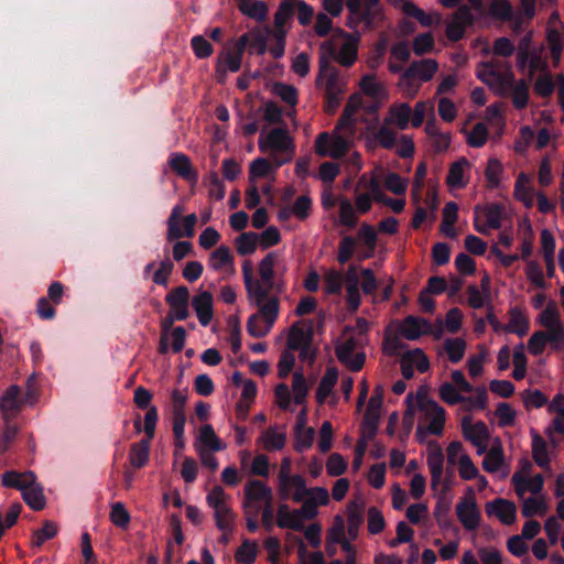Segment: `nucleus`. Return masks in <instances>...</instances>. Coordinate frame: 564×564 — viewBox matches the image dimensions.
<instances>
[{"mask_svg":"<svg viewBox=\"0 0 564 564\" xmlns=\"http://www.w3.org/2000/svg\"><path fill=\"white\" fill-rule=\"evenodd\" d=\"M447 463L456 466L463 480H473L478 476V467L467 454L463 444L458 441L451 442L446 447Z\"/></svg>","mask_w":564,"mask_h":564,"instance_id":"obj_15","label":"nucleus"},{"mask_svg":"<svg viewBox=\"0 0 564 564\" xmlns=\"http://www.w3.org/2000/svg\"><path fill=\"white\" fill-rule=\"evenodd\" d=\"M188 301L189 291L186 286H177L171 290L165 296V302L169 305V312H171L178 321H184L188 317Z\"/></svg>","mask_w":564,"mask_h":564,"instance_id":"obj_26","label":"nucleus"},{"mask_svg":"<svg viewBox=\"0 0 564 564\" xmlns=\"http://www.w3.org/2000/svg\"><path fill=\"white\" fill-rule=\"evenodd\" d=\"M513 196L527 208H531L534 205L535 193L531 185V177L528 174L523 172L518 174L514 183Z\"/></svg>","mask_w":564,"mask_h":564,"instance_id":"obj_40","label":"nucleus"},{"mask_svg":"<svg viewBox=\"0 0 564 564\" xmlns=\"http://www.w3.org/2000/svg\"><path fill=\"white\" fill-rule=\"evenodd\" d=\"M364 503L361 500L351 501L347 509L348 533L351 539L358 534L359 527L364 519Z\"/></svg>","mask_w":564,"mask_h":564,"instance_id":"obj_55","label":"nucleus"},{"mask_svg":"<svg viewBox=\"0 0 564 564\" xmlns=\"http://www.w3.org/2000/svg\"><path fill=\"white\" fill-rule=\"evenodd\" d=\"M507 95L516 109H524L530 99L529 83L524 79L514 80Z\"/></svg>","mask_w":564,"mask_h":564,"instance_id":"obj_49","label":"nucleus"},{"mask_svg":"<svg viewBox=\"0 0 564 564\" xmlns=\"http://www.w3.org/2000/svg\"><path fill=\"white\" fill-rule=\"evenodd\" d=\"M412 108L406 102H394L387 111L384 121L397 130H405L411 126Z\"/></svg>","mask_w":564,"mask_h":564,"instance_id":"obj_31","label":"nucleus"},{"mask_svg":"<svg viewBox=\"0 0 564 564\" xmlns=\"http://www.w3.org/2000/svg\"><path fill=\"white\" fill-rule=\"evenodd\" d=\"M206 502L213 509L217 528L227 540V535L235 530L237 519L231 506V496L220 486H216L207 494Z\"/></svg>","mask_w":564,"mask_h":564,"instance_id":"obj_8","label":"nucleus"},{"mask_svg":"<svg viewBox=\"0 0 564 564\" xmlns=\"http://www.w3.org/2000/svg\"><path fill=\"white\" fill-rule=\"evenodd\" d=\"M475 15L469 7L463 6L457 9L446 25V36L451 41H459L468 25L473 24Z\"/></svg>","mask_w":564,"mask_h":564,"instance_id":"obj_25","label":"nucleus"},{"mask_svg":"<svg viewBox=\"0 0 564 564\" xmlns=\"http://www.w3.org/2000/svg\"><path fill=\"white\" fill-rule=\"evenodd\" d=\"M301 502L303 511H305L308 517L314 519L317 516L318 507L329 503V492L324 487L307 488L305 498Z\"/></svg>","mask_w":564,"mask_h":564,"instance_id":"obj_33","label":"nucleus"},{"mask_svg":"<svg viewBox=\"0 0 564 564\" xmlns=\"http://www.w3.org/2000/svg\"><path fill=\"white\" fill-rule=\"evenodd\" d=\"M249 303L258 308L247 322V332L256 338L264 337L272 329L280 311V301L278 296L270 300L249 301Z\"/></svg>","mask_w":564,"mask_h":564,"instance_id":"obj_9","label":"nucleus"},{"mask_svg":"<svg viewBox=\"0 0 564 564\" xmlns=\"http://www.w3.org/2000/svg\"><path fill=\"white\" fill-rule=\"evenodd\" d=\"M514 75L510 67L505 72H498L489 87L499 96H507L510 87L514 84Z\"/></svg>","mask_w":564,"mask_h":564,"instance_id":"obj_61","label":"nucleus"},{"mask_svg":"<svg viewBox=\"0 0 564 564\" xmlns=\"http://www.w3.org/2000/svg\"><path fill=\"white\" fill-rule=\"evenodd\" d=\"M486 512L489 517H495L501 523L510 525L516 521L517 508L512 501L497 498L486 503Z\"/></svg>","mask_w":564,"mask_h":564,"instance_id":"obj_28","label":"nucleus"},{"mask_svg":"<svg viewBox=\"0 0 564 564\" xmlns=\"http://www.w3.org/2000/svg\"><path fill=\"white\" fill-rule=\"evenodd\" d=\"M337 380L338 370L335 367H328L322 377L316 391V400L318 403H324L330 395Z\"/></svg>","mask_w":564,"mask_h":564,"instance_id":"obj_50","label":"nucleus"},{"mask_svg":"<svg viewBox=\"0 0 564 564\" xmlns=\"http://www.w3.org/2000/svg\"><path fill=\"white\" fill-rule=\"evenodd\" d=\"M280 166L268 158H257L249 165V181L256 183L258 180L270 177Z\"/></svg>","mask_w":564,"mask_h":564,"instance_id":"obj_44","label":"nucleus"},{"mask_svg":"<svg viewBox=\"0 0 564 564\" xmlns=\"http://www.w3.org/2000/svg\"><path fill=\"white\" fill-rule=\"evenodd\" d=\"M375 140L383 149L391 150L397 144L398 133L394 130V127H392L391 124H387L386 121L383 120L382 124L375 133Z\"/></svg>","mask_w":564,"mask_h":564,"instance_id":"obj_63","label":"nucleus"},{"mask_svg":"<svg viewBox=\"0 0 564 564\" xmlns=\"http://www.w3.org/2000/svg\"><path fill=\"white\" fill-rule=\"evenodd\" d=\"M311 517L303 511V508L291 509L286 503L280 505L276 511V524L281 529L302 531Z\"/></svg>","mask_w":564,"mask_h":564,"instance_id":"obj_23","label":"nucleus"},{"mask_svg":"<svg viewBox=\"0 0 564 564\" xmlns=\"http://www.w3.org/2000/svg\"><path fill=\"white\" fill-rule=\"evenodd\" d=\"M258 147L263 154H267L274 162L275 166H282L291 162L295 155L294 140L284 128L261 131Z\"/></svg>","mask_w":564,"mask_h":564,"instance_id":"obj_4","label":"nucleus"},{"mask_svg":"<svg viewBox=\"0 0 564 564\" xmlns=\"http://www.w3.org/2000/svg\"><path fill=\"white\" fill-rule=\"evenodd\" d=\"M524 274L530 283V289L545 290L550 286L542 265L536 260H527Z\"/></svg>","mask_w":564,"mask_h":564,"instance_id":"obj_43","label":"nucleus"},{"mask_svg":"<svg viewBox=\"0 0 564 564\" xmlns=\"http://www.w3.org/2000/svg\"><path fill=\"white\" fill-rule=\"evenodd\" d=\"M243 52L245 50L239 46L238 41L235 43V47L225 48L218 56L217 73L238 72L241 66Z\"/></svg>","mask_w":564,"mask_h":564,"instance_id":"obj_34","label":"nucleus"},{"mask_svg":"<svg viewBox=\"0 0 564 564\" xmlns=\"http://www.w3.org/2000/svg\"><path fill=\"white\" fill-rule=\"evenodd\" d=\"M383 199V191L377 172L362 174L355 186V207L360 215L367 214L372 207V202Z\"/></svg>","mask_w":564,"mask_h":564,"instance_id":"obj_10","label":"nucleus"},{"mask_svg":"<svg viewBox=\"0 0 564 564\" xmlns=\"http://www.w3.org/2000/svg\"><path fill=\"white\" fill-rule=\"evenodd\" d=\"M470 163L466 158H460L451 164L446 183L453 188H463L468 184Z\"/></svg>","mask_w":564,"mask_h":564,"instance_id":"obj_38","label":"nucleus"},{"mask_svg":"<svg viewBox=\"0 0 564 564\" xmlns=\"http://www.w3.org/2000/svg\"><path fill=\"white\" fill-rule=\"evenodd\" d=\"M481 467L489 474L500 473L502 478L508 476L510 465L506 460L502 444L498 438L487 448Z\"/></svg>","mask_w":564,"mask_h":564,"instance_id":"obj_20","label":"nucleus"},{"mask_svg":"<svg viewBox=\"0 0 564 564\" xmlns=\"http://www.w3.org/2000/svg\"><path fill=\"white\" fill-rule=\"evenodd\" d=\"M502 209L498 205L487 207H475V229L480 234H488L490 229H498L501 226Z\"/></svg>","mask_w":564,"mask_h":564,"instance_id":"obj_22","label":"nucleus"},{"mask_svg":"<svg viewBox=\"0 0 564 564\" xmlns=\"http://www.w3.org/2000/svg\"><path fill=\"white\" fill-rule=\"evenodd\" d=\"M194 445L197 453L198 449L206 452H219L226 448V445L216 435L210 424H206L199 429Z\"/></svg>","mask_w":564,"mask_h":564,"instance_id":"obj_39","label":"nucleus"},{"mask_svg":"<svg viewBox=\"0 0 564 564\" xmlns=\"http://www.w3.org/2000/svg\"><path fill=\"white\" fill-rule=\"evenodd\" d=\"M359 37L339 31L333 37L321 45L322 56L328 62L332 57L343 66H351L358 55Z\"/></svg>","mask_w":564,"mask_h":564,"instance_id":"obj_7","label":"nucleus"},{"mask_svg":"<svg viewBox=\"0 0 564 564\" xmlns=\"http://www.w3.org/2000/svg\"><path fill=\"white\" fill-rule=\"evenodd\" d=\"M456 516L466 530L470 531L479 527L480 511L473 488H467L465 495L456 505Z\"/></svg>","mask_w":564,"mask_h":564,"instance_id":"obj_17","label":"nucleus"},{"mask_svg":"<svg viewBox=\"0 0 564 564\" xmlns=\"http://www.w3.org/2000/svg\"><path fill=\"white\" fill-rule=\"evenodd\" d=\"M474 394L470 397L463 395V404L466 411L485 410L488 404V394L484 387H476L471 391Z\"/></svg>","mask_w":564,"mask_h":564,"instance_id":"obj_60","label":"nucleus"},{"mask_svg":"<svg viewBox=\"0 0 564 564\" xmlns=\"http://www.w3.org/2000/svg\"><path fill=\"white\" fill-rule=\"evenodd\" d=\"M270 34L271 30L268 26H258L242 34L238 39V43L243 50L248 47L250 54L263 55L267 52Z\"/></svg>","mask_w":564,"mask_h":564,"instance_id":"obj_24","label":"nucleus"},{"mask_svg":"<svg viewBox=\"0 0 564 564\" xmlns=\"http://www.w3.org/2000/svg\"><path fill=\"white\" fill-rule=\"evenodd\" d=\"M35 398L28 393L22 395L18 386L9 387L0 398V411L4 421L14 419L24 403H33Z\"/></svg>","mask_w":564,"mask_h":564,"instance_id":"obj_19","label":"nucleus"},{"mask_svg":"<svg viewBox=\"0 0 564 564\" xmlns=\"http://www.w3.org/2000/svg\"><path fill=\"white\" fill-rule=\"evenodd\" d=\"M361 91L377 101L387 99L388 94L384 85L375 75H365L359 83Z\"/></svg>","mask_w":564,"mask_h":564,"instance_id":"obj_48","label":"nucleus"},{"mask_svg":"<svg viewBox=\"0 0 564 564\" xmlns=\"http://www.w3.org/2000/svg\"><path fill=\"white\" fill-rule=\"evenodd\" d=\"M538 322L545 328L544 335H547L549 343L553 344L555 348H562L564 345V326L554 302L547 303L539 314Z\"/></svg>","mask_w":564,"mask_h":564,"instance_id":"obj_13","label":"nucleus"},{"mask_svg":"<svg viewBox=\"0 0 564 564\" xmlns=\"http://www.w3.org/2000/svg\"><path fill=\"white\" fill-rule=\"evenodd\" d=\"M345 288H346V302L351 311H357L361 303V296L359 292L360 276L357 269L350 265L345 274Z\"/></svg>","mask_w":564,"mask_h":564,"instance_id":"obj_37","label":"nucleus"},{"mask_svg":"<svg viewBox=\"0 0 564 564\" xmlns=\"http://www.w3.org/2000/svg\"><path fill=\"white\" fill-rule=\"evenodd\" d=\"M150 440H142L130 447L129 460L134 468L143 467L149 460Z\"/></svg>","mask_w":564,"mask_h":564,"instance_id":"obj_56","label":"nucleus"},{"mask_svg":"<svg viewBox=\"0 0 564 564\" xmlns=\"http://www.w3.org/2000/svg\"><path fill=\"white\" fill-rule=\"evenodd\" d=\"M530 323L525 314L519 307H512L509 311V322L503 326L506 333H512L520 337L528 334Z\"/></svg>","mask_w":564,"mask_h":564,"instance_id":"obj_45","label":"nucleus"},{"mask_svg":"<svg viewBox=\"0 0 564 564\" xmlns=\"http://www.w3.org/2000/svg\"><path fill=\"white\" fill-rule=\"evenodd\" d=\"M243 509L248 516L257 517L261 509L268 505H272V489L261 480H250L245 486Z\"/></svg>","mask_w":564,"mask_h":564,"instance_id":"obj_12","label":"nucleus"},{"mask_svg":"<svg viewBox=\"0 0 564 564\" xmlns=\"http://www.w3.org/2000/svg\"><path fill=\"white\" fill-rule=\"evenodd\" d=\"M240 12L250 19L262 22L267 19L268 7L263 1L242 0L238 2Z\"/></svg>","mask_w":564,"mask_h":564,"instance_id":"obj_51","label":"nucleus"},{"mask_svg":"<svg viewBox=\"0 0 564 564\" xmlns=\"http://www.w3.org/2000/svg\"><path fill=\"white\" fill-rule=\"evenodd\" d=\"M421 83L431 80L438 70V64L435 59L424 58L421 61L413 62L408 68Z\"/></svg>","mask_w":564,"mask_h":564,"instance_id":"obj_46","label":"nucleus"},{"mask_svg":"<svg viewBox=\"0 0 564 564\" xmlns=\"http://www.w3.org/2000/svg\"><path fill=\"white\" fill-rule=\"evenodd\" d=\"M532 457L542 468L550 467V456L546 442L536 433H532Z\"/></svg>","mask_w":564,"mask_h":564,"instance_id":"obj_58","label":"nucleus"},{"mask_svg":"<svg viewBox=\"0 0 564 564\" xmlns=\"http://www.w3.org/2000/svg\"><path fill=\"white\" fill-rule=\"evenodd\" d=\"M307 486L305 479L300 475H294L278 481V494L282 499H291L294 502H301L305 498Z\"/></svg>","mask_w":564,"mask_h":564,"instance_id":"obj_27","label":"nucleus"},{"mask_svg":"<svg viewBox=\"0 0 564 564\" xmlns=\"http://www.w3.org/2000/svg\"><path fill=\"white\" fill-rule=\"evenodd\" d=\"M338 216L339 223L348 228H354L358 223V215H360L357 208L348 198H340L338 202Z\"/></svg>","mask_w":564,"mask_h":564,"instance_id":"obj_59","label":"nucleus"},{"mask_svg":"<svg viewBox=\"0 0 564 564\" xmlns=\"http://www.w3.org/2000/svg\"><path fill=\"white\" fill-rule=\"evenodd\" d=\"M462 431L465 440L469 441L476 448L478 455L486 453L490 443V433L482 421L474 422L470 416L462 420Z\"/></svg>","mask_w":564,"mask_h":564,"instance_id":"obj_18","label":"nucleus"},{"mask_svg":"<svg viewBox=\"0 0 564 564\" xmlns=\"http://www.w3.org/2000/svg\"><path fill=\"white\" fill-rule=\"evenodd\" d=\"M367 337L351 328H345L335 345L337 359L350 371H359L366 361Z\"/></svg>","mask_w":564,"mask_h":564,"instance_id":"obj_5","label":"nucleus"},{"mask_svg":"<svg viewBox=\"0 0 564 564\" xmlns=\"http://www.w3.org/2000/svg\"><path fill=\"white\" fill-rule=\"evenodd\" d=\"M257 443L268 452L281 451L286 443L285 427L273 425L261 432Z\"/></svg>","mask_w":564,"mask_h":564,"instance_id":"obj_32","label":"nucleus"},{"mask_svg":"<svg viewBox=\"0 0 564 564\" xmlns=\"http://www.w3.org/2000/svg\"><path fill=\"white\" fill-rule=\"evenodd\" d=\"M408 409L404 413V422L412 424V417L419 414L420 426L425 427L430 434L438 435L445 424V410L434 400L429 398L427 390L420 388L415 395H406Z\"/></svg>","mask_w":564,"mask_h":564,"instance_id":"obj_3","label":"nucleus"},{"mask_svg":"<svg viewBox=\"0 0 564 564\" xmlns=\"http://www.w3.org/2000/svg\"><path fill=\"white\" fill-rule=\"evenodd\" d=\"M404 14L416 19L422 26L429 28L432 25H438L442 22V15L438 12H424L413 2H404L402 6Z\"/></svg>","mask_w":564,"mask_h":564,"instance_id":"obj_42","label":"nucleus"},{"mask_svg":"<svg viewBox=\"0 0 564 564\" xmlns=\"http://www.w3.org/2000/svg\"><path fill=\"white\" fill-rule=\"evenodd\" d=\"M323 291L327 295H340L345 282V275L336 269L323 271Z\"/></svg>","mask_w":564,"mask_h":564,"instance_id":"obj_47","label":"nucleus"},{"mask_svg":"<svg viewBox=\"0 0 564 564\" xmlns=\"http://www.w3.org/2000/svg\"><path fill=\"white\" fill-rule=\"evenodd\" d=\"M381 397L370 398L364 415V427H368L371 432L376 429L381 414Z\"/></svg>","mask_w":564,"mask_h":564,"instance_id":"obj_62","label":"nucleus"},{"mask_svg":"<svg viewBox=\"0 0 564 564\" xmlns=\"http://www.w3.org/2000/svg\"><path fill=\"white\" fill-rule=\"evenodd\" d=\"M521 500L523 501L521 509L523 517L544 516L547 512L546 500L541 494Z\"/></svg>","mask_w":564,"mask_h":564,"instance_id":"obj_53","label":"nucleus"},{"mask_svg":"<svg viewBox=\"0 0 564 564\" xmlns=\"http://www.w3.org/2000/svg\"><path fill=\"white\" fill-rule=\"evenodd\" d=\"M364 98L360 94L349 97L344 111L332 132H321L314 143L315 153L319 156H328L334 160L347 154L352 147L356 132L358 110L362 108Z\"/></svg>","mask_w":564,"mask_h":564,"instance_id":"obj_1","label":"nucleus"},{"mask_svg":"<svg viewBox=\"0 0 564 564\" xmlns=\"http://www.w3.org/2000/svg\"><path fill=\"white\" fill-rule=\"evenodd\" d=\"M432 326L429 321L415 316H408L399 326L400 335L409 340H416L421 336L430 334Z\"/></svg>","mask_w":564,"mask_h":564,"instance_id":"obj_35","label":"nucleus"},{"mask_svg":"<svg viewBox=\"0 0 564 564\" xmlns=\"http://www.w3.org/2000/svg\"><path fill=\"white\" fill-rule=\"evenodd\" d=\"M489 4L487 17L496 20L509 21L513 17V8L509 0H486Z\"/></svg>","mask_w":564,"mask_h":564,"instance_id":"obj_57","label":"nucleus"},{"mask_svg":"<svg viewBox=\"0 0 564 564\" xmlns=\"http://www.w3.org/2000/svg\"><path fill=\"white\" fill-rule=\"evenodd\" d=\"M538 322L545 328L544 335H547L549 343L553 344L555 348H562L564 345V326L554 302L547 303L539 314Z\"/></svg>","mask_w":564,"mask_h":564,"instance_id":"obj_14","label":"nucleus"},{"mask_svg":"<svg viewBox=\"0 0 564 564\" xmlns=\"http://www.w3.org/2000/svg\"><path fill=\"white\" fill-rule=\"evenodd\" d=\"M311 333L304 327L302 323H295L289 332L288 336V348L290 350H296L304 347L306 344H311Z\"/></svg>","mask_w":564,"mask_h":564,"instance_id":"obj_54","label":"nucleus"},{"mask_svg":"<svg viewBox=\"0 0 564 564\" xmlns=\"http://www.w3.org/2000/svg\"><path fill=\"white\" fill-rule=\"evenodd\" d=\"M434 116V104L432 101H417L412 109L411 115V126L413 128H419L423 124L426 117Z\"/></svg>","mask_w":564,"mask_h":564,"instance_id":"obj_64","label":"nucleus"},{"mask_svg":"<svg viewBox=\"0 0 564 564\" xmlns=\"http://www.w3.org/2000/svg\"><path fill=\"white\" fill-rule=\"evenodd\" d=\"M208 267L224 275H232L235 263L229 247L220 246L215 249L208 257Z\"/></svg>","mask_w":564,"mask_h":564,"instance_id":"obj_30","label":"nucleus"},{"mask_svg":"<svg viewBox=\"0 0 564 564\" xmlns=\"http://www.w3.org/2000/svg\"><path fill=\"white\" fill-rule=\"evenodd\" d=\"M531 464L528 460L522 462L521 468L517 470L511 478L516 495L519 499L525 498L527 494L532 496L541 494L544 479L541 475L530 476Z\"/></svg>","mask_w":564,"mask_h":564,"instance_id":"obj_16","label":"nucleus"},{"mask_svg":"<svg viewBox=\"0 0 564 564\" xmlns=\"http://www.w3.org/2000/svg\"><path fill=\"white\" fill-rule=\"evenodd\" d=\"M192 306L202 326H207L213 317V294L209 291H199L192 299Z\"/></svg>","mask_w":564,"mask_h":564,"instance_id":"obj_36","label":"nucleus"},{"mask_svg":"<svg viewBox=\"0 0 564 564\" xmlns=\"http://www.w3.org/2000/svg\"><path fill=\"white\" fill-rule=\"evenodd\" d=\"M324 79L326 96L334 99V105H339L340 95L345 90V85L338 78L336 72L328 65V62L324 57H321L319 74L316 78V84L322 85Z\"/></svg>","mask_w":564,"mask_h":564,"instance_id":"obj_21","label":"nucleus"},{"mask_svg":"<svg viewBox=\"0 0 564 564\" xmlns=\"http://www.w3.org/2000/svg\"><path fill=\"white\" fill-rule=\"evenodd\" d=\"M185 207L182 204L173 206L166 220V240L174 242L181 238H192L195 235L197 215L192 213L184 215Z\"/></svg>","mask_w":564,"mask_h":564,"instance_id":"obj_11","label":"nucleus"},{"mask_svg":"<svg viewBox=\"0 0 564 564\" xmlns=\"http://www.w3.org/2000/svg\"><path fill=\"white\" fill-rule=\"evenodd\" d=\"M286 270L283 257L279 252H269L259 263L258 271L260 279H254L250 262L242 264L243 283L248 301L270 300L274 295L270 292L274 288V274L276 271Z\"/></svg>","mask_w":564,"mask_h":564,"instance_id":"obj_2","label":"nucleus"},{"mask_svg":"<svg viewBox=\"0 0 564 564\" xmlns=\"http://www.w3.org/2000/svg\"><path fill=\"white\" fill-rule=\"evenodd\" d=\"M169 165L178 176L187 181H196L197 173L193 169L192 162L187 155L180 152H173L169 158Z\"/></svg>","mask_w":564,"mask_h":564,"instance_id":"obj_41","label":"nucleus"},{"mask_svg":"<svg viewBox=\"0 0 564 564\" xmlns=\"http://www.w3.org/2000/svg\"><path fill=\"white\" fill-rule=\"evenodd\" d=\"M467 343L464 338L452 337L443 343V350L452 364H458L465 356Z\"/></svg>","mask_w":564,"mask_h":564,"instance_id":"obj_52","label":"nucleus"},{"mask_svg":"<svg viewBox=\"0 0 564 564\" xmlns=\"http://www.w3.org/2000/svg\"><path fill=\"white\" fill-rule=\"evenodd\" d=\"M2 485L21 491L25 503L33 510H42L46 505L43 487L36 481L33 471L18 473L14 470L2 474Z\"/></svg>","mask_w":564,"mask_h":564,"instance_id":"obj_6","label":"nucleus"},{"mask_svg":"<svg viewBox=\"0 0 564 564\" xmlns=\"http://www.w3.org/2000/svg\"><path fill=\"white\" fill-rule=\"evenodd\" d=\"M383 17L379 1L366 0L360 13L352 20L351 28H357L362 23L367 29H373L382 22Z\"/></svg>","mask_w":564,"mask_h":564,"instance_id":"obj_29","label":"nucleus"}]
</instances>
